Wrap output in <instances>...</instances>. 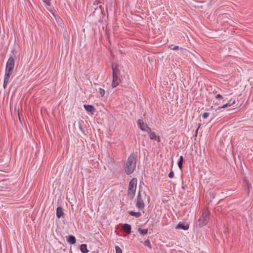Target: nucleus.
Listing matches in <instances>:
<instances>
[{
  "label": "nucleus",
  "instance_id": "nucleus-1",
  "mask_svg": "<svg viewBox=\"0 0 253 253\" xmlns=\"http://www.w3.org/2000/svg\"><path fill=\"white\" fill-rule=\"evenodd\" d=\"M137 157L136 154L134 153H132L128 157L125 166V172L127 175L131 174L134 171L136 168Z\"/></svg>",
  "mask_w": 253,
  "mask_h": 253
},
{
  "label": "nucleus",
  "instance_id": "nucleus-2",
  "mask_svg": "<svg viewBox=\"0 0 253 253\" xmlns=\"http://www.w3.org/2000/svg\"><path fill=\"white\" fill-rule=\"evenodd\" d=\"M112 68L113 70L112 86L113 88H115L121 82L120 73L116 65H115L114 64L112 65Z\"/></svg>",
  "mask_w": 253,
  "mask_h": 253
},
{
  "label": "nucleus",
  "instance_id": "nucleus-3",
  "mask_svg": "<svg viewBox=\"0 0 253 253\" xmlns=\"http://www.w3.org/2000/svg\"><path fill=\"white\" fill-rule=\"evenodd\" d=\"M137 185V179L133 178L129 183L127 190V197L130 200L134 198Z\"/></svg>",
  "mask_w": 253,
  "mask_h": 253
},
{
  "label": "nucleus",
  "instance_id": "nucleus-4",
  "mask_svg": "<svg viewBox=\"0 0 253 253\" xmlns=\"http://www.w3.org/2000/svg\"><path fill=\"white\" fill-rule=\"evenodd\" d=\"M208 216L209 213L207 211L203 212L198 221L199 226L203 227L207 224L209 220Z\"/></svg>",
  "mask_w": 253,
  "mask_h": 253
},
{
  "label": "nucleus",
  "instance_id": "nucleus-5",
  "mask_svg": "<svg viewBox=\"0 0 253 253\" xmlns=\"http://www.w3.org/2000/svg\"><path fill=\"white\" fill-rule=\"evenodd\" d=\"M15 65V61L12 57H10L6 63L5 71L12 73Z\"/></svg>",
  "mask_w": 253,
  "mask_h": 253
},
{
  "label": "nucleus",
  "instance_id": "nucleus-6",
  "mask_svg": "<svg viewBox=\"0 0 253 253\" xmlns=\"http://www.w3.org/2000/svg\"><path fill=\"white\" fill-rule=\"evenodd\" d=\"M136 207L140 210L143 209L145 204L141 197V192L139 191L137 196Z\"/></svg>",
  "mask_w": 253,
  "mask_h": 253
},
{
  "label": "nucleus",
  "instance_id": "nucleus-7",
  "mask_svg": "<svg viewBox=\"0 0 253 253\" xmlns=\"http://www.w3.org/2000/svg\"><path fill=\"white\" fill-rule=\"evenodd\" d=\"M12 73H11V72L5 71L4 78V81H3V88L4 89L6 88V87L8 84L9 79Z\"/></svg>",
  "mask_w": 253,
  "mask_h": 253
},
{
  "label": "nucleus",
  "instance_id": "nucleus-8",
  "mask_svg": "<svg viewBox=\"0 0 253 253\" xmlns=\"http://www.w3.org/2000/svg\"><path fill=\"white\" fill-rule=\"evenodd\" d=\"M235 102L236 101L235 99H234L233 100H232V99H231L227 103L223 104L221 106L218 107V108H217L216 109H215V111L220 110L221 108H227V107H230L232 106L233 104H234Z\"/></svg>",
  "mask_w": 253,
  "mask_h": 253
},
{
  "label": "nucleus",
  "instance_id": "nucleus-9",
  "mask_svg": "<svg viewBox=\"0 0 253 253\" xmlns=\"http://www.w3.org/2000/svg\"><path fill=\"white\" fill-rule=\"evenodd\" d=\"M84 107L87 112L92 114H93L95 111V109L93 105L84 104Z\"/></svg>",
  "mask_w": 253,
  "mask_h": 253
},
{
  "label": "nucleus",
  "instance_id": "nucleus-10",
  "mask_svg": "<svg viewBox=\"0 0 253 253\" xmlns=\"http://www.w3.org/2000/svg\"><path fill=\"white\" fill-rule=\"evenodd\" d=\"M189 226L186 223L184 224L181 222H179L176 226V229H180L184 230H186L189 229Z\"/></svg>",
  "mask_w": 253,
  "mask_h": 253
},
{
  "label": "nucleus",
  "instance_id": "nucleus-11",
  "mask_svg": "<svg viewBox=\"0 0 253 253\" xmlns=\"http://www.w3.org/2000/svg\"><path fill=\"white\" fill-rule=\"evenodd\" d=\"M137 125L141 129V130L143 131L145 130V128L147 126L146 124H145L143 120L141 119H139L137 122Z\"/></svg>",
  "mask_w": 253,
  "mask_h": 253
},
{
  "label": "nucleus",
  "instance_id": "nucleus-12",
  "mask_svg": "<svg viewBox=\"0 0 253 253\" xmlns=\"http://www.w3.org/2000/svg\"><path fill=\"white\" fill-rule=\"evenodd\" d=\"M123 230L126 234H129L131 233V227L129 224L125 223L123 226Z\"/></svg>",
  "mask_w": 253,
  "mask_h": 253
},
{
  "label": "nucleus",
  "instance_id": "nucleus-13",
  "mask_svg": "<svg viewBox=\"0 0 253 253\" xmlns=\"http://www.w3.org/2000/svg\"><path fill=\"white\" fill-rule=\"evenodd\" d=\"M67 241L71 244H75L76 242V239L73 235H69L66 237Z\"/></svg>",
  "mask_w": 253,
  "mask_h": 253
},
{
  "label": "nucleus",
  "instance_id": "nucleus-14",
  "mask_svg": "<svg viewBox=\"0 0 253 253\" xmlns=\"http://www.w3.org/2000/svg\"><path fill=\"white\" fill-rule=\"evenodd\" d=\"M64 214L63 209L61 207H57L56 209V215L58 218H60Z\"/></svg>",
  "mask_w": 253,
  "mask_h": 253
},
{
  "label": "nucleus",
  "instance_id": "nucleus-15",
  "mask_svg": "<svg viewBox=\"0 0 253 253\" xmlns=\"http://www.w3.org/2000/svg\"><path fill=\"white\" fill-rule=\"evenodd\" d=\"M150 138L152 140H157L158 142H160L161 139L159 136H158L154 132L151 133L149 135Z\"/></svg>",
  "mask_w": 253,
  "mask_h": 253
},
{
  "label": "nucleus",
  "instance_id": "nucleus-16",
  "mask_svg": "<svg viewBox=\"0 0 253 253\" xmlns=\"http://www.w3.org/2000/svg\"><path fill=\"white\" fill-rule=\"evenodd\" d=\"M80 250L82 253H87L89 251L87 248V245L86 244H82L80 246Z\"/></svg>",
  "mask_w": 253,
  "mask_h": 253
},
{
  "label": "nucleus",
  "instance_id": "nucleus-17",
  "mask_svg": "<svg viewBox=\"0 0 253 253\" xmlns=\"http://www.w3.org/2000/svg\"><path fill=\"white\" fill-rule=\"evenodd\" d=\"M128 213L130 215L135 216L136 217H139L142 215L141 213L140 212H135L133 211H129L128 212Z\"/></svg>",
  "mask_w": 253,
  "mask_h": 253
},
{
  "label": "nucleus",
  "instance_id": "nucleus-18",
  "mask_svg": "<svg viewBox=\"0 0 253 253\" xmlns=\"http://www.w3.org/2000/svg\"><path fill=\"white\" fill-rule=\"evenodd\" d=\"M183 162V156H180L179 161L177 163L179 169H182Z\"/></svg>",
  "mask_w": 253,
  "mask_h": 253
},
{
  "label": "nucleus",
  "instance_id": "nucleus-19",
  "mask_svg": "<svg viewBox=\"0 0 253 253\" xmlns=\"http://www.w3.org/2000/svg\"><path fill=\"white\" fill-rule=\"evenodd\" d=\"M148 229H141L139 228L138 229V232L142 235H146L148 233Z\"/></svg>",
  "mask_w": 253,
  "mask_h": 253
},
{
  "label": "nucleus",
  "instance_id": "nucleus-20",
  "mask_svg": "<svg viewBox=\"0 0 253 253\" xmlns=\"http://www.w3.org/2000/svg\"><path fill=\"white\" fill-rule=\"evenodd\" d=\"M144 245L148 247L149 249H151L152 248V247H151V243H150V241L149 239H147L144 242Z\"/></svg>",
  "mask_w": 253,
  "mask_h": 253
},
{
  "label": "nucleus",
  "instance_id": "nucleus-21",
  "mask_svg": "<svg viewBox=\"0 0 253 253\" xmlns=\"http://www.w3.org/2000/svg\"><path fill=\"white\" fill-rule=\"evenodd\" d=\"M98 92L102 97L104 95L105 92V90L102 88H99Z\"/></svg>",
  "mask_w": 253,
  "mask_h": 253
},
{
  "label": "nucleus",
  "instance_id": "nucleus-22",
  "mask_svg": "<svg viewBox=\"0 0 253 253\" xmlns=\"http://www.w3.org/2000/svg\"><path fill=\"white\" fill-rule=\"evenodd\" d=\"M246 185L247 187V192H248V194H249L250 189L252 188V186L250 182H247V183H246Z\"/></svg>",
  "mask_w": 253,
  "mask_h": 253
},
{
  "label": "nucleus",
  "instance_id": "nucleus-23",
  "mask_svg": "<svg viewBox=\"0 0 253 253\" xmlns=\"http://www.w3.org/2000/svg\"><path fill=\"white\" fill-rule=\"evenodd\" d=\"M115 250L116 253H122V249L119 246H116Z\"/></svg>",
  "mask_w": 253,
  "mask_h": 253
},
{
  "label": "nucleus",
  "instance_id": "nucleus-24",
  "mask_svg": "<svg viewBox=\"0 0 253 253\" xmlns=\"http://www.w3.org/2000/svg\"><path fill=\"white\" fill-rule=\"evenodd\" d=\"M145 130H144L143 131L147 132L149 134V135L151 133L153 132L151 131V128L148 127V126L146 127V128H145Z\"/></svg>",
  "mask_w": 253,
  "mask_h": 253
},
{
  "label": "nucleus",
  "instance_id": "nucleus-25",
  "mask_svg": "<svg viewBox=\"0 0 253 253\" xmlns=\"http://www.w3.org/2000/svg\"><path fill=\"white\" fill-rule=\"evenodd\" d=\"M169 47L173 50H177L179 49V47L178 46H173L172 44L170 45Z\"/></svg>",
  "mask_w": 253,
  "mask_h": 253
},
{
  "label": "nucleus",
  "instance_id": "nucleus-26",
  "mask_svg": "<svg viewBox=\"0 0 253 253\" xmlns=\"http://www.w3.org/2000/svg\"><path fill=\"white\" fill-rule=\"evenodd\" d=\"M223 96L221 95H220V94H218L215 96V99H218L219 100L223 99Z\"/></svg>",
  "mask_w": 253,
  "mask_h": 253
},
{
  "label": "nucleus",
  "instance_id": "nucleus-27",
  "mask_svg": "<svg viewBox=\"0 0 253 253\" xmlns=\"http://www.w3.org/2000/svg\"><path fill=\"white\" fill-rule=\"evenodd\" d=\"M174 172L172 170H171L169 174V177L170 178H173L174 177Z\"/></svg>",
  "mask_w": 253,
  "mask_h": 253
},
{
  "label": "nucleus",
  "instance_id": "nucleus-28",
  "mask_svg": "<svg viewBox=\"0 0 253 253\" xmlns=\"http://www.w3.org/2000/svg\"><path fill=\"white\" fill-rule=\"evenodd\" d=\"M209 113H204L203 114H202V117L204 118V119H206L207 118H208V117L209 116Z\"/></svg>",
  "mask_w": 253,
  "mask_h": 253
},
{
  "label": "nucleus",
  "instance_id": "nucleus-29",
  "mask_svg": "<svg viewBox=\"0 0 253 253\" xmlns=\"http://www.w3.org/2000/svg\"><path fill=\"white\" fill-rule=\"evenodd\" d=\"M43 2H45L47 5L50 6L51 4V0H43Z\"/></svg>",
  "mask_w": 253,
  "mask_h": 253
},
{
  "label": "nucleus",
  "instance_id": "nucleus-30",
  "mask_svg": "<svg viewBox=\"0 0 253 253\" xmlns=\"http://www.w3.org/2000/svg\"><path fill=\"white\" fill-rule=\"evenodd\" d=\"M243 182L244 183H245L246 184L247 183V182H249L248 180H247V177H245L243 178Z\"/></svg>",
  "mask_w": 253,
  "mask_h": 253
},
{
  "label": "nucleus",
  "instance_id": "nucleus-31",
  "mask_svg": "<svg viewBox=\"0 0 253 253\" xmlns=\"http://www.w3.org/2000/svg\"><path fill=\"white\" fill-rule=\"evenodd\" d=\"M200 126H201V124H199L198 127L197 129L196 130V133H197L198 130L199 128H200Z\"/></svg>",
  "mask_w": 253,
  "mask_h": 253
},
{
  "label": "nucleus",
  "instance_id": "nucleus-32",
  "mask_svg": "<svg viewBox=\"0 0 253 253\" xmlns=\"http://www.w3.org/2000/svg\"><path fill=\"white\" fill-rule=\"evenodd\" d=\"M56 21L58 23H59V21L60 20V17H58V18H56Z\"/></svg>",
  "mask_w": 253,
  "mask_h": 253
},
{
  "label": "nucleus",
  "instance_id": "nucleus-33",
  "mask_svg": "<svg viewBox=\"0 0 253 253\" xmlns=\"http://www.w3.org/2000/svg\"><path fill=\"white\" fill-rule=\"evenodd\" d=\"M211 109H214V110H215V109H216L213 108V106H211V107H210V108L209 109V110H211Z\"/></svg>",
  "mask_w": 253,
  "mask_h": 253
},
{
  "label": "nucleus",
  "instance_id": "nucleus-34",
  "mask_svg": "<svg viewBox=\"0 0 253 253\" xmlns=\"http://www.w3.org/2000/svg\"><path fill=\"white\" fill-rule=\"evenodd\" d=\"M215 104H217V105H219V104H220V102H216L215 103Z\"/></svg>",
  "mask_w": 253,
  "mask_h": 253
},
{
  "label": "nucleus",
  "instance_id": "nucleus-35",
  "mask_svg": "<svg viewBox=\"0 0 253 253\" xmlns=\"http://www.w3.org/2000/svg\"><path fill=\"white\" fill-rule=\"evenodd\" d=\"M64 38L66 39V37H65L66 35H65V34H64Z\"/></svg>",
  "mask_w": 253,
  "mask_h": 253
},
{
  "label": "nucleus",
  "instance_id": "nucleus-36",
  "mask_svg": "<svg viewBox=\"0 0 253 253\" xmlns=\"http://www.w3.org/2000/svg\"><path fill=\"white\" fill-rule=\"evenodd\" d=\"M238 106H237L236 107H234L233 109H236V108L238 107Z\"/></svg>",
  "mask_w": 253,
  "mask_h": 253
},
{
  "label": "nucleus",
  "instance_id": "nucleus-37",
  "mask_svg": "<svg viewBox=\"0 0 253 253\" xmlns=\"http://www.w3.org/2000/svg\"><path fill=\"white\" fill-rule=\"evenodd\" d=\"M211 1H212V0H210Z\"/></svg>",
  "mask_w": 253,
  "mask_h": 253
}]
</instances>
